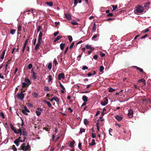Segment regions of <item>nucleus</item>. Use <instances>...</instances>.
Masks as SVG:
<instances>
[{"mask_svg":"<svg viewBox=\"0 0 151 151\" xmlns=\"http://www.w3.org/2000/svg\"><path fill=\"white\" fill-rule=\"evenodd\" d=\"M71 23L73 25L78 24V23L74 20H73L71 22Z\"/></svg>","mask_w":151,"mask_h":151,"instance_id":"31","label":"nucleus"},{"mask_svg":"<svg viewBox=\"0 0 151 151\" xmlns=\"http://www.w3.org/2000/svg\"><path fill=\"white\" fill-rule=\"evenodd\" d=\"M16 32V30L14 29H10V33L12 35H14L15 34Z\"/></svg>","mask_w":151,"mask_h":151,"instance_id":"32","label":"nucleus"},{"mask_svg":"<svg viewBox=\"0 0 151 151\" xmlns=\"http://www.w3.org/2000/svg\"><path fill=\"white\" fill-rule=\"evenodd\" d=\"M136 11L138 13H141L144 11V8L143 7L138 5L136 7Z\"/></svg>","mask_w":151,"mask_h":151,"instance_id":"1","label":"nucleus"},{"mask_svg":"<svg viewBox=\"0 0 151 151\" xmlns=\"http://www.w3.org/2000/svg\"><path fill=\"white\" fill-rule=\"evenodd\" d=\"M65 75L64 74V73H61L59 74L58 76V79L60 80H61L62 78V79H64L65 78Z\"/></svg>","mask_w":151,"mask_h":151,"instance_id":"5","label":"nucleus"},{"mask_svg":"<svg viewBox=\"0 0 151 151\" xmlns=\"http://www.w3.org/2000/svg\"><path fill=\"white\" fill-rule=\"evenodd\" d=\"M84 123L85 125H87L88 123V120L87 119H85L84 120Z\"/></svg>","mask_w":151,"mask_h":151,"instance_id":"46","label":"nucleus"},{"mask_svg":"<svg viewBox=\"0 0 151 151\" xmlns=\"http://www.w3.org/2000/svg\"><path fill=\"white\" fill-rule=\"evenodd\" d=\"M21 137L20 136L18 138L16 139V140H18V141H20V142H24V141H22L21 139Z\"/></svg>","mask_w":151,"mask_h":151,"instance_id":"49","label":"nucleus"},{"mask_svg":"<svg viewBox=\"0 0 151 151\" xmlns=\"http://www.w3.org/2000/svg\"><path fill=\"white\" fill-rule=\"evenodd\" d=\"M30 148V146L29 144V143H28L27 146L26 145L25 150L24 151H25L26 150H28V149H29Z\"/></svg>","mask_w":151,"mask_h":151,"instance_id":"33","label":"nucleus"},{"mask_svg":"<svg viewBox=\"0 0 151 151\" xmlns=\"http://www.w3.org/2000/svg\"><path fill=\"white\" fill-rule=\"evenodd\" d=\"M88 67L87 66H84L83 67L82 69L83 70H84L86 69H88Z\"/></svg>","mask_w":151,"mask_h":151,"instance_id":"56","label":"nucleus"},{"mask_svg":"<svg viewBox=\"0 0 151 151\" xmlns=\"http://www.w3.org/2000/svg\"><path fill=\"white\" fill-rule=\"evenodd\" d=\"M52 64L51 63H49L48 65V68L50 70L52 68Z\"/></svg>","mask_w":151,"mask_h":151,"instance_id":"41","label":"nucleus"},{"mask_svg":"<svg viewBox=\"0 0 151 151\" xmlns=\"http://www.w3.org/2000/svg\"><path fill=\"white\" fill-rule=\"evenodd\" d=\"M19 142H20L18 141V140L15 139L14 140V142L17 146H18L19 145Z\"/></svg>","mask_w":151,"mask_h":151,"instance_id":"30","label":"nucleus"},{"mask_svg":"<svg viewBox=\"0 0 151 151\" xmlns=\"http://www.w3.org/2000/svg\"><path fill=\"white\" fill-rule=\"evenodd\" d=\"M78 3V0H74V4L76 6Z\"/></svg>","mask_w":151,"mask_h":151,"instance_id":"61","label":"nucleus"},{"mask_svg":"<svg viewBox=\"0 0 151 151\" xmlns=\"http://www.w3.org/2000/svg\"><path fill=\"white\" fill-rule=\"evenodd\" d=\"M68 38L70 42H71L73 40L72 37L71 36H68Z\"/></svg>","mask_w":151,"mask_h":151,"instance_id":"40","label":"nucleus"},{"mask_svg":"<svg viewBox=\"0 0 151 151\" xmlns=\"http://www.w3.org/2000/svg\"><path fill=\"white\" fill-rule=\"evenodd\" d=\"M42 32H40L39 37H38V42H40L42 40Z\"/></svg>","mask_w":151,"mask_h":151,"instance_id":"14","label":"nucleus"},{"mask_svg":"<svg viewBox=\"0 0 151 151\" xmlns=\"http://www.w3.org/2000/svg\"><path fill=\"white\" fill-rule=\"evenodd\" d=\"M22 131V129H19L17 130H14V132L16 134H19V133H21Z\"/></svg>","mask_w":151,"mask_h":151,"instance_id":"19","label":"nucleus"},{"mask_svg":"<svg viewBox=\"0 0 151 151\" xmlns=\"http://www.w3.org/2000/svg\"><path fill=\"white\" fill-rule=\"evenodd\" d=\"M92 135V137L93 138H95L96 137V135H95V134H94L93 133H92L91 134Z\"/></svg>","mask_w":151,"mask_h":151,"instance_id":"58","label":"nucleus"},{"mask_svg":"<svg viewBox=\"0 0 151 151\" xmlns=\"http://www.w3.org/2000/svg\"><path fill=\"white\" fill-rule=\"evenodd\" d=\"M148 36L147 34H145V35L142 36L141 38V39H143V38H145L146 37H147Z\"/></svg>","mask_w":151,"mask_h":151,"instance_id":"63","label":"nucleus"},{"mask_svg":"<svg viewBox=\"0 0 151 151\" xmlns=\"http://www.w3.org/2000/svg\"><path fill=\"white\" fill-rule=\"evenodd\" d=\"M12 149L14 151H17V148L15 147L14 145H12Z\"/></svg>","mask_w":151,"mask_h":151,"instance_id":"44","label":"nucleus"},{"mask_svg":"<svg viewBox=\"0 0 151 151\" xmlns=\"http://www.w3.org/2000/svg\"><path fill=\"white\" fill-rule=\"evenodd\" d=\"M85 129L84 128H80V133L82 134L83 132H85Z\"/></svg>","mask_w":151,"mask_h":151,"instance_id":"42","label":"nucleus"},{"mask_svg":"<svg viewBox=\"0 0 151 151\" xmlns=\"http://www.w3.org/2000/svg\"><path fill=\"white\" fill-rule=\"evenodd\" d=\"M93 58L94 59L96 60L98 58V55H94L93 56Z\"/></svg>","mask_w":151,"mask_h":151,"instance_id":"62","label":"nucleus"},{"mask_svg":"<svg viewBox=\"0 0 151 151\" xmlns=\"http://www.w3.org/2000/svg\"><path fill=\"white\" fill-rule=\"evenodd\" d=\"M115 118L117 120L119 121H120L123 119V117H122L118 115H116L115 117Z\"/></svg>","mask_w":151,"mask_h":151,"instance_id":"18","label":"nucleus"},{"mask_svg":"<svg viewBox=\"0 0 151 151\" xmlns=\"http://www.w3.org/2000/svg\"><path fill=\"white\" fill-rule=\"evenodd\" d=\"M32 64L31 63H30V64H29L28 65V68L29 69H30L32 68Z\"/></svg>","mask_w":151,"mask_h":151,"instance_id":"52","label":"nucleus"},{"mask_svg":"<svg viewBox=\"0 0 151 151\" xmlns=\"http://www.w3.org/2000/svg\"><path fill=\"white\" fill-rule=\"evenodd\" d=\"M82 99L84 102H87L88 101V98L86 96H83L82 97Z\"/></svg>","mask_w":151,"mask_h":151,"instance_id":"20","label":"nucleus"},{"mask_svg":"<svg viewBox=\"0 0 151 151\" xmlns=\"http://www.w3.org/2000/svg\"><path fill=\"white\" fill-rule=\"evenodd\" d=\"M28 40V39H27L25 42V43L24 45V46L22 49V52L23 53L26 47L27 43Z\"/></svg>","mask_w":151,"mask_h":151,"instance_id":"9","label":"nucleus"},{"mask_svg":"<svg viewBox=\"0 0 151 151\" xmlns=\"http://www.w3.org/2000/svg\"><path fill=\"white\" fill-rule=\"evenodd\" d=\"M65 45V44L64 43H62L60 44V47L61 50H63Z\"/></svg>","mask_w":151,"mask_h":151,"instance_id":"25","label":"nucleus"},{"mask_svg":"<svg viewBox=\"0 0 151 151\" xmlns=\"http://www.w3.org/2000/svg\"><path fill=\"white\" fill-rule=\"evenodd\" d=\"M33 96H34L35 97L37 98L38 96V94L36 93L35 92L34 93L33 95L32 94Z\"/></svg>","mask_w":151,"mask_h":151,"instance_id":"48","label":"nucleus"},{"mask_svg":"<svg viewBox=\"0 0 151 151\" xmlns=\"http://www.w3.org/2000/svg\"><path fill=\"white\" fill-rule=\"evenodd\" d=\"M10 126L11 129L14 131V130H15V129H14L13 126L12 125V123L10 124Z\"/></svg>","mask_w":151,"mask_h":151,"instance_id":"45","label":"nucleus"},{"mask_svg":"<svg viewBox=\"0 0 151 151\" xmlns=\"http://www.w3.org/2000/svg\"><path fill=\"white\" fill-rule=\"evenodd\" d=\"M62 37L61 36H58L54 40V43L55 42L59 40Z\"/></svg>","mask_w":151,"mask_h":151,"instance_id":"26","label":"nucleus"},{"mask_svg":"<svg viewBox=\"0 0 151 151\" xmlns=\"http://www.w3.org/2000/svg\"><path fill=\"white\" fill-rule=\"evenodd\" d=\"M96 26L97 25L95 23H94L92 28L93 31V32H96Z\"/></svg>","mask_w":151,"mask_h":151,"instance_id":"24","label":"nucleus"},{"mask_svg":"<svg viewBox=\"0 0 151 151\" xmlns=\"http://www.w3.org/2000/svg\"><path fill=\"white\" fill-rule=\"evenodd\" d=\"M99 36V34H96V35H94L92 37V39H94L95 38H96L97 37H98Z\"/></svg>","mask_w":151,"mask_h":151,"instance_id":"43","label":"nucleus"},{"mask_svg":"<svg viewBox=\"0 0 151 151\" xmlns=\"http://www.w3.org/2000/svg\"><path fill=\"white\" fill-rule=\"evenodd\" d=\"M53 63H54L55 66H56L58 64L57 61L55 59L54 60Z\"/></svg>","mask_w":151,"mask_h":151,"instance_id":"60","label":"nucleus"},{"mask_svg":"<svg viewBox=\"0 0 151 151\" xmlns=\"http://www.w3.org/2000/svg\"><path fill=\"white\" fill-rule=\"evenodd\" d=\"M22 132L23 136H27L28 135V133L24 128H23Z\"/></svg>","mask_w":151,"mask_h":151,"instance_id":"8","label":"nucleus"},{"mask_svg":"<svg viewBox=\"0 0 151 151\" xmlns=\"http://www.w3.org/2000/svg\"><path fill=\"white\" fill-rule=\"evenodd\" d=\"M134 67L136 69H137L141 73H144V74H145V73H144L143 71V69L142 68H139V67H138L137 66H134Z\"/></svg>","mask_w":151,"mask_h":151,"instance_id":"16","label":"nucleus"},{"mask_svg":"<svg viewBox=\"0 0 151 151\" xmlns=\"http://www.w3.org/2000/svg\"><path fill=\"white\" fill-rule=\"evenodd\" d=\"M86 48L88 49H90L93 51L94 50V48L93 47H91V45H87L86 46Z\"/></svg>","mask_w":151,"mask_h":151,"instance_id":"11","label":"nucleus"},{"mask_svg":"<svg viewBox=\"0 0 151 151\" xmlns=\"http://www.w3.org/2000/svg\"><path fill=\"white\" fill-rule=\"evenodd\" d=\"M138 82L139 83H140L141 82H142L144 84L145 86L146 85V82L145 80L143 78H142L138 80Z\"/></svg>","mask_w":151,"mask_h":151,"instance_id":"15","label":"nucleus"},{"mask_svg":"<svg viewBox=\"0 0 151 151\" xmlns=\"http://www.w3.org/2000/svg\"><path fill=\"white\" fill-rule=\"evenodd\" d=\"M24 94L22 93H18L17 94V96L19 99L21 101H22L24 98Z\"/></svg>","mask_w":151,"mask_h":151,"instance_id":"4","label":"nucleus"},{"mask_svg":"<svg viewBox=\"0 0 151 151\" xmlns=\"http://www.w3.org/2000/svg\"><path fill=\"white\" fill-rule=\"evenodd\" d=\"M150 4V3L149 2H147V3H146L145 4V7H147V6H148Z\"/></svg>","mask_w":151,"mask_h":151,"instance_id":"54","label":"nucleus"},{"mask_svg":"<svg viewBox=\"0 0 151 151\" xmlns=\"http://www.w3.org/2000/svg\"><path fill=\"white\" fill-rule=\"evenodd\" d=\"M74 141H73L71 142H70V146L71 148H72L73 147H74Z\"/></svg>","mask_w":151,"mask_h":151,"instance_id":"29","label":"nucleus"},{"mask_svg":"<svg viewBox=\"0 0 151 151\" xmlns=\"http://www.w3.org/2000/svg\"><path fill=\"white\" fill-rule=\"evenodd\" d=\"M114 16V15L112 13H110L107 15V17H111Z\"/></svg>","mask_w":151,"mask_h":151,"instance_id":"47","label":"nucleus"},{"mask_svg":"<svg viewBox=\"0 0 151 151\" xmlns=\"http://www.w3.org/2000/svg\"><path fill=\"white\" fill-rule=\"evenodd\" d=\"M42 111V110L41 108H37L36 110V113L37 116H39L40 115Z\"/></svg>","mask_w":151,"mask_h":151,"instance_id":"6","label":"nucleus"},{"mask_svg":"<svg viewBox=\"0 0 151 151\" xmlns=\"http://www.w3.org/2000/svg\"><path fill=\"white\" fill-rule=\"evenodd\" d=\"M96 144L95 140L94 139H92L91 143H89V145L91 146H94Z\"/></svg>","mask_w":151,"mask_h":151,"instance_id":"21","label":"nucleus"},{"mask_svg":"<svg viewBox=\"0 0 151 151\" xmlns=\"http://www.w3.org/2000/svg\"><path fill=\"white\" fill-rule=\"evenodd\" d=\"M65 18L67 19H68V20H71L72 19L71 16L70 14H69V13H68V14L66 13L65 14Z\"/></svg>","mask_w":151,"mask_h":151,"instance_id":"10","label":"nucleus"},{"mask_svg":"<svg viewBox=\"0 0 151 151\" xmlns=\"http://www.w3.org/2000/svg\"><path fill=\"white\" fill-rule=\"evenodd\" d=\"M133 111L132 109H130L128 111V116L129 118H132L133 117Z\"/></svg>","mask_w":151,"mask_h":151,"instance_id":"7","label":"nucleus"},{"mask_svg":"<svg viewBox=\"0 0 151 151\" xmlns=\"http://www.w3.org/2000/svg\"><path fill=\"white\" fill-rule=\"evenodd\" d=\"M82 146L81 143L80 142L78 144V147L81 150H82L81 147Z\"/></svg>","mask_w":151,"mask_h":151,"instance_id":"50","label":"nucleus"},{"mask_svg":"<svg viewBox=\"0 0 151 151\" xmlns=\"http://www.w3.org/2000/svg\"><path fill=\"white\" fill-rule=\"evenodd\" d=\"M26 144L24 143H23L20 146V149H19V150H25Z\"/></svg>","mask_w":151,"mask_h":151,"instance_id":"12","label":"nucleus"},{"mask_svg":"<svg viewBox=\"0 0 151 151\" xmlns=\"http://www.w3.org/2000/svg\"><path fill=\"white\" fill-rule=\"evenodd\" d=\"M48 82L49 83V84H50H50L52 82V76L50 75L48 76Z\"/></svg>","mask_w":151,"mask_h":151,"instance_id":"23","label":"nucleus"},{"mask_svg":"<svg viewBox=\"0 0 151 151\" xmlns=\"http://www.w3.org/2000/svg\"><path fill=\"white\" fill-rule=\"evenodd\" d=\"M53 100H55L57 102H59V99L57 97L55 96L52 98L50 99V101L52 102Z\"/></svg>","mask_w":151,"mask_h":151,"instance_id":"22","label":"nucleus"},{"mask_svg":"<svg viewBox=\"0 0 151 151\" xmlns=\"http://www.w3.org/2000/svg\"><path fill=\"white\" fill-rule=\"evenodd\" d=\"M74 42H73L71 44V45H70V47H69L70 49H71L73 48V47L74 45Z\"/></svg>","mask_w":151,"mask_h":151,"instance_id":"51","label":"nucleus"},{"mask_svg":"<svg viewBox=\"0 0 151 151\" xmlns=\"http://www.w3.org/2000/svg\"><path fill=\"white\" fill-rule=\"evenodd\" d=\"M104 69V67L102 66H100L99 71L100 72H102L103 71Z\"/></svg>","mask_w":151,"mask_h":151,"instance_id":"36","label":"nucleus"},{"mask_svg":"<svg viewBox=\"0 0 151 151\" xmlns=\"http://www.w3.org/2000/svg\"><path fill=\"white\" fill-rule=\"evenodd\" d=\"M5 53V50H4L2 52V54L1 55V59L3 60L4 58V55Z\"/></svg>","mask_w":151,"mask_h":151,"instance_id":"27","label":"nucleus"},{"mask_svg":"<svg viewBox=\"0 0 151 151\" xmlns=\"http://www.w3.org/2000/svg\"><path fill=\"white\" fill-rule=\"evenodd\" d=\"M108 102V99L106 97L104 99L103 101L101 102V104L103 106H105L107 105Z\"/></svg>","mask_w":151,"mask_h":151,"instance_id":"3","label":"nucleus"},{"mask_svg":"<svg viewBox=\"0 0 151 151\" xmlns=\"http://www.w3.org/2000/svg\"><path fill=\"white\" fill-rule=\"evenodd\" d=\"M105 54L104 53H101L100 54L101 56L102 57H103L104 56H105Z\"/></svg>","mask_w":151,"mask_h":151,"instance_id":"64","label":"nucleus"},{"mask_svg":"<svg viewBox=\"0 0 151 151\" xmlns=\"http://www.w3.org/2000/svg\"><path fill=\"white\" fill-rule=\"evenodd\" d=\"M24 108V109L22 110V112L25 115H27L28 114L26 112L29 113L30 111L28 109L26 106H25Z\"/></svg>","mask_w":151,"mask_h":151,"instance_id":"2","label":"nucleus"},{"mask_svg":"<svg viewBox=\"0 0 151 151\" xmlns=\"http://www.w3.org/2000/svg\"><path fill=\"white\" fill-rule=\"evenodd\" d=\"M42 27L40 26H39L37 29V32L38 33L40 30H41Z\"/></svg>","mask_w":151,"mask_h":151,"instance_id":"34","label":"nucleus"},{"mask_svg":"<svg viewBox=\"0 0 151 151\" xmlns=\"http://www.w3.org/2000/svg\"><path fill=\"white\" fill-rule=\"evenodd\" d=\"M59 31H57L56 32H55L54 33V35L55 36H56L59 33Z\"/></svg>","mask_w":151,"mask_h":151,"instance_id":"59","label":"nucleus"},{"mask_svg":"<svg viewBox=\"0 0 151 151\" xmlns=\"http://www.w3.org/2000/svg\"><path fill=\"white\" fill-rule=\"evenodd\" d=\"M112 7H113V11H114L117 8V5H112Z\"/></svg>","mask_w":151,"mask_h":151,"instance_id":"37","label":"nucleus"},{"mask_svg":"<svg viewBox=\"0 0 151 151\" xmlns=\"http://www.w3.org/2000/svg\"><path fill=\"white\" fill-rule=\"evenodd\" d=\"M0 116H1L3 119H4L5 118L4 114L2 112L0 113Z\"/></svg>","mask_w":151,"mask_h":151,"instance_id":"53","label":"nucleus"},{"mask_svg":"<svg viewBox=\"0 0 151 151\" xmlns=\"http://www.w3.org/2000/svg\"><path fill=\"white\" fill-rule=\"evenodd\" d=\"M112 131V129H111V128H109V134L111 136H112V134H111L110 133H111V132Z\"/></svg>","mask_w":151,"mask_h":151,"instance_id":"57","label":"nucleus"},{"mask_svg":"<svg viewBox=\"0 0 151 151\" xmlns=\"http://www.w3.org/2000/svg\"><path fill=\"white\" fill-rule=\"evenodd\" d=\"M24 82H25L29 86L31 84V82L30 80L27 78H25L24 79Z\"/></svg>","mask_w":151,"mask_h":151,"instance_id":"13","label":"nucleus"},{"mask_svg":"<svg viewBox=\"0 0 151 151\" xmlns=\"http://www.w3.org/2000/svg\"><path fill=\"white\" fill-rule=\"evenodd\" d=\"M109 91V92H111L113 91H114L115 90V89H113L112 88H108Z\"/></svg>","mask_w":151,"mask_h":151,"instance_id":"38","label":"nucleus"},{"mask_svg":"<svg viewBox=\"0 0 151 151\" xmlns=\"http://www.w3.org/2000/svg\"><path fill=\"white\" fill-rule=\"evenodd\" d=\"M53 5V4L52 1L48 2V6L50 7H52Z\"/></svg>","mask_w":151,"mask_h":151,"instance_id":"35","label":"nucleus"},{"mask_svg":"<svg viewBox=\"0 0 151 151\" xmlns=\"http://www.w3.org/2000/svg\"><path fill=\"white\" fill-rule=\"evenodd\" d=\"M115 19L114 18H109L106 20L107 21H112Z\"/></svg>","mask_w":151,"mask_h":151,"instance_id":"55","label":"nucleus"},{"mask_svg":"<svg viewBox=\"0 0 151 151\" xmlns=\"http://www.w3.org/2000/svg\"><path fill=\"white\" fill-rule=\"evenodd\" d=\"M22 26L20 24H19L18 27V31H21L22 30Z\"/></svg>","mask_w":151,"mask_h":151,"instance_id":"39","label":"nucleus"},{"mask_svg":"<svg viewBox=\"0 0 151 151\" xmlns=\"http://www.w3.org/2000/svg\"><path fill=\"white\" fill-rule=\"evenodd\" d=\"M40 42H38V43H37L35 47V49L36 50H38L39 49V47L40 45Z\"/></svg>","mask_w":151,"mask_h":151,"instance_id":"17","label":"nucleus"},{"mask_svg":"<svg viewBox=\"0 0 151 151\" xmlns=\"http://www.w3.org/2000/svg\"><path fill=\"white\" fill-rule=\"evenodd\" d=\"M28 86H28V85H27V84H26V83L25 82H24L22 83V87L23 88H24L26 87H27Z\"/></svg>","mask_w":151,"mask_h":151,"instance_id":"28","label":"nucleus"}]
</instances>
